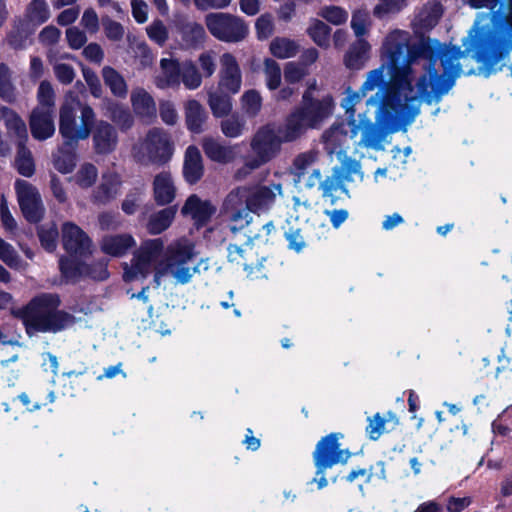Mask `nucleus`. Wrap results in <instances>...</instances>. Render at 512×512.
<instances>
[{"label": "nucleus", "instance_id": "64", "mask_svg": "<svg viewBox=\"0 0 512 512\" xmlns=\"http://www.w3.org/2000/svg\"><path fill=\"white\" fill-rule=\"evenodd\" d=\"M148 37L159 45H163L168 39V31L161 20H155L147 28Z\"/></svg>", "mask_w": 512, "mask_h": 512}, {"label": "nucleus", "instance_id": "62", "mask_svg": "<svg viewBox=\"0 0 512 512\" xmlns=\"http://www.w3.org/2000/svg\"><path fill=\"white\" fill-rule=\"evenodd\" d=\"M307 74V69L300 63L288 62L284 67V79L289 84L300 82Z\"/></svg>", "mask_w": 512, "mask_h": 512}, {"label": "nucleus", "instance_id": "46", "mask_svg": "<svg viewBox=\"0 0 512 512\" xmlns=\"http://www.w3.org/2000/svg\"><path fill=\"white\" fill-rule=\"evenodd\" d=\"M27 16L31 22L41 25L48 21L50 11L45 0H32L26 9Z\"/></svg>", "mask_w": 512, "mask_h": 512}, {"label": "nucleus", "instance_id": "1", "mask_svg": "<svg viewBox=\"0 0 512 512\" xmlns=\"http://www.w3.org/2000/svg\"><path fill=\"white\" fill-rule=\"evenodd\" d=\"M382 65L388 70L389 77L414 80L412 66L421 60L425 73L417 82L420 95L427 105L438 103L455 85L460 77V63H453V57H441V46L437 40L420 35L418 40L410 42L405 31L390 32L381 47Z\"/></svg>", "mask_w": 512, "mask_h": 512}, {"label": "nucleus", "instance_id": "15", "mask_svg": "<svg viewBox=\"0 0 512 512\" xmlns=\"http://www.w3.org/2000/svg\"><path fill=\"white\" fill-rule=\"evenodd\" d=\"M146 151L152 163H167L174 151L169 134L161 128L149 130L146 136Z\"/></svg>", "mask_w": 512, "mask_h": 512}, {"label": "nucleus", "instance_id": "43", "mask_svg": "<svg viewBox=\"0 0 512 512\" xmlns=\"http://www.w3.org/2000/svg\"><path fill=\"white\" fill-rule=\"evenodd\" d=\"M241 107L244 113L250 117H256L262 108V97L255 89H249L240 98Z\"/></svg>", "mask_w": 512, "mask_h": 512}, {"label": "nucleus", "instance_id": "29", "mask_svg": "<svg viewBox=\"0 0 512 512\" xmlns=\"http://www.w3.org/2000/svg\"><path fill=\"white\" fill-rule=\"evenodd\" d=\"M195 256L194 245L190 243H176L167 249L166 267L187 264Z\"/></svg>", "mask_w": 512, "mask_h": 512}, {"label": "nucleus", "instance_id": "22", "mask_svg": "<svg viewBox=\"0 0 512 512\" xmlns=\"http://www.w3.org/2000/svg\"><path fill=\"white\" fill-rule=\"evenodd\" d=\"M136 246V241L131 234H108L103 236L100 242L101 251L111 257L120 258Z\"/></svg>", "mask_w": 512, "mask_h": 512}, {"label": "nucleus", "instance_id": "42", "mask_svg": "<svg viewBox=\"0 0 512 512\" xmlns=\"http://www.w3.org/2000/svg\"><path fill=\"white\" fill-rule=\"evenodd\" d=\"M308 36L322 48H326L330 43L331 28L321 20L313 19L307 29Z\"/></svg>", "mask_w": 512, "mask_h": 512}, {"label": "nucleus", "instance_id": "23", "mask_svg": "<svg viewBox=\"0 0 512 512\" xmlns=\"http://www.w3.org/2000/svg\"><path fill=\"white\" fill-rule=\"evenodd\" d=\"M185 125L193 134H201L206 130L208 112L196 99H189L184 104Z\"/></svg>", "mask_w": 512, "mask_h": 512}, {"label": "nucleus", "instance_id": "35", "mask_svg": "<svg viewBox=\"0 0 512 512\" xmlns=\"http://www.w3.org/2000/svg\"><path fill=\"white\" fill-rule=\"evenodd\" d=\"M104 83L111 90V93L118 98L127 96V85L122 75L114 68L105 66L102 69Z\"/></svg>", "mask_w": 512, "mask_h": 512}, {"label": "nucleus", "instance_id": "61", "mask_svg": "<svg viewBox=\"0 0 512 512\" xmlns=\"http://www.w3.org/2000/svg\"><path fill=\"white\" fill-rule=\"evenodd\" d=\"M367 421L365 431L368 438L372 441L378 440L385 430L384 418L380 413H376L372 417H368Z\"/></svg>", "mask_w": 512, "mask_h": 512}, {"label": "nucleus", "instance_id": "4", "mask_svg": "<svg viewBox=\"0 0 512 512\" xmlns=\"http://www.w3.org/2000/svg\"><path fill=\"white\" fill-rule=\"evenodd\" d=\"M381 104V122L386 127L408 124L419 114L420 108L412 104L419 98L423 100L419 89L415 91L413 81L389 77V80L375 94Z\"/></svg>", "mask_w": 512, "mask_h": 512}, {"label": "nucleus", "instance_id": "56", "mask_svg": "<svg viewBox=\"0 0 512 512\" xmlns=\"http://www.w3.org/2000/svg\"><path fill=\"white\" fill-rule=\"evenodd\" d=\"M244 126V120L235 114L222 120L220 125L222 133L229 138H236L242 135Z\"/></svg>", "mask_w": 512, "mask_h": 512}, {"label": "nucleus", "instance_id": "34", "mask_svg": "<svg viewBox=\"0 0 512 512\" xmlns=\"http://www.w3.org/2000/svg\"><path fill=\"white\" fill-rule=\"evenodd\" d=\"M0 114L5 122L7 130L13 132L21 139L20 141L25 143L28 134L26 124L22 118L13 109L7 106L0 107Z\"/></svg>", "mask_w": 512, "mask_h": 512}, {"label": "nucleus", "instance_id": "30", "mask_svg": "<svg viewBox=\"0 0 512 512\" xmlns=\"http://www.w3.org/2000/svg\"><path fill=\"white\" fill-rule=\"evenodd\" d=\"M14 166L17 172L23 177L30 178L35 174L34 158L23 141L18 142Z\"/></svg>", "mask_w": 512, "mask_h": 512}, {"label": "nucleus", "instance_id": "51", "mask_svg": "<svg viewBox=\"0 0 512 512\" xmlns=\"http://www.w3.org/2000/svg\"><path fill=\"white\" fill-rule=\"evenodd\" d=\"M150 266L151 265L149 263L142 260H138V258H135V256H133L131 266L128 267L126 265L124 268L123 280L125 282H132L136 280L139 276L141 278H146L149 274Z\"/></svg>", "mask_w": 512, "mask_h": 512}, {"label": "nucleus", "instance_id": "12", "mask_svg": "<svg viewBox=\"0 0 512 512\" xmlns=\"http://www.w3.org/2000/svg\"><path fill=\"white\" fill-rule=\"evenodd\" d=\"M217 89L231 94L239 93L242 86V72L236 57L229 52L220 57Z\"/></svg>", "mask_w": 512, "mask_h": 512}, {"label": "nucleus", "instance_id": "59", "mask_svg": "<svg viewBox=\"0 0 512 512\" xmlns=\"http://www.w3.org/2000/svg\"><path fill=\"white\" fill-rule=\"evenodd\" d=\"M407 5L406 0H380L374 7V15L382 17L387 14L399 13Z\"/></svg>", "mask_w": 512, "mask_h": 512}, {"label": "nucleus", "instance_id": "57", "mask_svg": "<svg viewBox=\"0 0 512 512\" xmlns=\"http://www.w3.org/2000/svg\"><path fill=\"white\" fill-rule=\"evenodd\" d=\"M132 105L135 111L149 113L155 110V102L152 96L145 90H141L131 96Z\"/></svg>", "mask_w": 512, "mask_h": 512}, {"label": "nucleus", "instance_id": "33", "mask_svg": "<svg viewBox=\"0 0 512 512\" xmlns=\"http://www.w3.org/2000/svg\"><path fill=\"white\" fill-rule=\"evenodd\" d=\"M369 50L370 44L364 39H358L345 54V65L350 69L362 68Z\"/></svg>", "mask_w": 512, "mask_h": 512}, {"label": "nucleus", "instance_id": "14", "mask_svg": "<svg viewBox=\"0 0 512 512\" xmlns=\"http://www.w3.org/2000/svg\"><path fill=\"white\" fill-rule=\"evenodd\" d=\"M247 186L232 189L223 201V211L232 222L239 223V228L248 225L252 217L247 209Z\"/></svg>", "mask_w": 512, "mask_h": 512}, {"label": "nucleus", "instance_id": "52", "mask_svg": "<svg viewBox=\"0 0 512 512\" xmlns=\"http://www.w3.org/2000/svg\"><path fill=\"white\" fill-rule=\"evenodd\" d=\"M37 99L39 108H43V110L54 111L55 92L49 81L44 80L40 83L37 91Z\"/></svg>", "mask_w": 512, "mask_h": 512}, {"label": "nucleus", "instance_id": "36", "mask_svg": "<svg viewBox=\"0 0 512 512\" xmlns=\"http://www.w3.org/2000/svg\"><path fill=\"white\" fill-rule=\"evenodd\" d=\"M442 14V5L437 3L429 9L422 10L417 15L414 21V26L420 30L429 31L438 24Z\"/></svg>", "mask_w": 512, "mask_h": 512}, {"label": "nucleus", "instance_id": "39", "mask_svg": "<svg viewBox=\"0 0 512 512\" xmlns=\"http://www.w3.org/2000/svg\"><path fill=\"white\" fill-rule=\"evenodd\" d=\"M345 182L341 179V177L333 170V175L326 177V179L320 182L319 189L322 191L323 198H329L330 203L334 205L337 201V197L334 193L337 190H341L342 192L348 194V189L346 188Z\"/></svg>", "mask_w": 512, "mask_h": 512}, {"label": "nucleus", "instance_id": "19", "mask_svg": "<svg viewBox=\"0 0 512 512\" xmlns=\"http://www.w3.org/2000/svg\"><path fill=\"white\" fill-rule=\"evenodd\" d=\"M30 132L34 139L44 141L55 133L54 111L35 107L29 118Z\"/></svg>", "mask_w": 512, "mask_h": 512}, {"label": "nucleus", "instance_id": "45", "mask_svg": "<svg viewBox=\"0 0 512 512\" xmlns=\"http://www.w3.org/2000/svg\"><path fill=\"white\" fill-rule=\"evenodd\" d=\"M70 148H60L59 155L53 161L55 169L62 174L71 173L76 166L75 147Z\"/></svg>", "mask_w": 512, "mask_h": 512}, {"label": "nucleus", "instance_id": "6", "mask_svg": "<svg viewBox=\"0 0 512 512\" xmlns=\"http://www.w3.org/2000/svg\"><path fill=\"white\" fill-rule=\"evenodd\" d=\"M343 438V433L331 432L321 437L315 445L312 452V460L315 467L313 482L317 483L318 489H323L328 485L326 478L327 470L338 464H346L352 456L348 448H342L340 441Z\"/></svg>", "mask_w": 512, "mask_h": 512}, {"label": "nucleus", "instance_id": "16", "mask_svg": "<svg viewBox=\"0 0 512 512\" xmlns=\"http://www.w3.org/2000/svg\"><path fill=\"white\" fill-rule=\"evenodd\" d=\"M216 210L210 200H202L197 194H191L185 200L180 213L185 218L189 217L199 230L208 225Z\"/></svg>", "mask_w": 512, "mask_h": 512}, {"label": "nucleus", "instance_id": "54", "mask_svg": "<svg viewBox=\"0 0 512 512\" xmlns=\"http://www.w3.org/2000/svg\"><path fill=\"white\" fill-rule=\"evenodd\" d=\"M110 111H111V120L114 123H116L122 131H126L133 126L134 119L128 109L115 103L110 108Z\"/></svg>", "mask_w": 512, "mask_h": 512}, {"label": "nucleus", "instance_id": "41", "mask_svg": "<svg viewBox=\"0 0 512 512\" xmlns=\"http://www.w3.org/2000/svg\"><path fill=\"white\" fill-rule=\"evenodd\" d=\"M0 98L9 104L16 101V89L11 81V71L5 63H0Z\"/></svg>", "mask_w": 512, "mask_h": 512}, {"label": "nucleus", "instance_id": "18", "mask_svg": "<svg viewBox=\"0 0 512 512\" xmlns=\"http://www.w3.org/2000/svg\"><path fill=\"white\" fill-rule=\"evenodd\" d=\"M121 186L122 180L118 173H103L101 182L93 189L90 200L95 205H107L117 197Z\"/></svg>", "mask_w": 512, "mask_h": 512}, {"label": "nucleus", "instance_id": "28", "mask_svg": "<svg viewBox=\"0 0 512 512\" xmlns=\"http://www.w3.org/2000/svg\"><path fill=\"white\" fill-rule=\"evenodd\" d=\"M79 256H61L59 259V270L61 276L67 282H77L80 278L85 277L86 262L81 260Z\"/></svg>", "mask_w": 512, "mask_h": 512}, {"label": "nucleus", "instance_id": "40", "mask_svg": "<svg viewBox=\"0 0 512 512\" xmlns=\"http://www.w3.org/2000/svg\"><path fill=\"white\" fill-rule=\"evenodd\" d=\"M37 235L43 249L50 253L56 250L59 232L54 222L49 225H38Z\"/></svg>", "mask_w": 512, "mask_h": 512}, {"label": "nucleus", "instance_id": "60", "mask_svg": "<svg viewBox=\"0 0 512 512\" xmlns=\"http://www.w3.org/2000/svg\"><path fill=\"white\" fill-rule=\"evenodd\" d=\"M162 242L159 239L151 240L150 242L142 245L135 253V258L145 261L151 265L156 254L161 250Z\"/></svg>", "mask_w": 512, "mask_h": 512}, {"label": "nucleus", "instance_id": "50", "mask_svg": "<svg viewBox=\"0 0 512 512\" xmlns=\"http://www.w3.org/2000/svg\"><path fill=\"white\" fill-rule=\"evenodd\" d=\"M97 177V167L92 163H84L76 173V184L82 189H88L96 183Z\"/></svg>", "mask_w": 512, "mask_h": 512}, {"label": "nucleus", "instance_id": "63", "mask_svg": "<svg viewBox=\"0 0 512 512\" xmlns=\"http://www.w3.org/2000/svg\"><path fill=\"white\" fill-rule=\"evenodd\" d=\"M102 26L106 37L111 41H119L123 38L124 29L121 23L111 19L109 16L102 18Z\"/></svg>", "mask_w": 512, "mask_h": 512}, {"label": "nucleus", "instance_id": "25", "mask_svg": "<svg viewBox=\"0 0 512 512\" xmlns=\"http://www.w3.org/2000/svg\"><path fill=\"white\" fill-rule=\"evenodd\" d=\"M153 197L159 206H166L174 201L176 188L170 172L162 171L154 177Z\"/></svg>", "mask_w": 512, "mask_h": 512}, {"label": "nucleus", "instance_id": "58", "mask_svg": "<svg viewBox=\"0 0 512 512\" xmlns=\"http://www.w3.org/2000/svg\"><path fill=\"white\" fill-rule=\"evenodd\" d=\"M319 15L334 25L344 24L348 19V13L338 6H325L321 9Z\"/></svg>", "mask_w": 512, "mask_h": 512}, {"label": "nucleus", "instance_id": "32", "mask_svg": "<svg viewBox=\"0 0 512 512\" xmlns=\"http://www.w3.org/2000/svg\"><path fill=\"white\" fill-rule=\"evenodd\" d=\"M31 34L29 23L20 19L13 24L11 30L7 33V44L14 50L24 49Z\"/></svg>", "mask_w": 512, "mask_h": 512}, {"label": "nucleus", "instance_id": "13", "mask_svg": "<svg viewBox=\"0 0 512 512\" xmlns=\"http://www.w3.org/2000/svg\"><path fill=\"white\" fill-rule=\"evenodd\" d=\"M174 28L184 48L198 50L205 46L208 36L201 23L181 15L174 20Z\"/></svg>", "mask_w": 512, "mask_h": 512}, {"label": "nucleus", "instance_id": "37", "mask_svg": "<svg viewBox=\"0 0 512 512\" xmlns=\"http://www.w3.org/2000/svg\"><path fill=\"white\" fill-rule=\"evenodd\" d=\"M299 50L298 44L286 37H276L270 43L271 54L278 59L294 57Z\"/></svg>", "mask_w": 512, "mask_h": 512}, {"label": "nucleus", "instance_id": "31", "mask_svg": "<svg viewBox=\"0 0 512 512\" xmlns=\"http://www.w3.org/2000/svg\"><path fill=\"white\" fill-rule=\"evenodd\" d=\"M233 95L228 92H221L218 89L209 93L208 104L214 117L223 118L231 113Z\"/></svg>", "mask_w": 512, "mask_h": 512}, {"label": "nucleus", "instance_id": "21", "mask_svg": "<svg viewBox=\"0 0 512 512\" xmlns=\"http://www.w3.org/2000/svg\"><path fill=\"white\" fill-rule=\"evenodd\" d=\"M182 175L188 185H196L204 176L203 158L195 145H189L185 150Z\"/></svg>", "mask_w": 512, "mask_h": 512}, {"label": "nucleus", "instance_id": "49", "mask_svg": "<svg viewBox=\"0 0 512 512\" xmlns=\"http://www.w3.org/2000/svg\"><path fill=\"white\" fill-rule=\"evenodd\" d=\"M264 73L266 77V86L274 91L281 84V68L277 61L272 58H266L264 61Z\"/></svg>", "mask_w": 512, "mask_h": 512}, {"label": "nucleus", "instance_id": "10", "mask_svg": "<svg viewBox=\"0 0 512 512\" xmlns=\"http://www.w3.org/2000/svg\"><path fill=\"white\" fill-rule=\"evenodd\" d=\"M62 245L70 256L89 257L92 254L91 238L73 222H65L62 226Z\"/></svg>", "mask_w": 512, "mask_h": 512}, {"label": "nucleus", "instance_id": "26", "mask_svg": "<svg viewBox=\"0 0 512 512\" xmlns=\"http://www.w3.org/2000/svg\"><path fill=\"white\" fill-rule=\"evenodd\" d=\"M182 64L177 59L162 58L160 60L161 75L157 77L159 88L177 87L181 83Z\"/></svg>", "mask_w": 512, "mask_h": 512}, {"label": "nucleus", "instance_id": "7", "mask_svg": "<svg viewBox=\"0 0 512 512\" xmlns=\"http://www.w3.org/2000/svg\"><path fill=\"white\" fill-rule=\"evenodd\" d=\"M204 24L212 37L224 43H239L249 35L248 23L228 12H209L204 16Z\"/></svg>", "mask_w": 512, "mask_h": 512}, {"label": "nucleus", "instance_id": "24", "mask_svg": "<svg viewBox=\"0 0 512 512\" xmlns=\"http://www.w3.org/2000/svg\"><path fill=\"white\" fill-rule=\"evenodd\" d=\"M201 146L206 157L213 162L228 164L235 159V151L232 146L221 143L211 136L204 137Z\"/></svg>", "mask_w": 512, "mask_h": 512}, {"label": "nucleus", "instance_id": "38", "mask_svg": "<svg viewBox=\"0 0 512 512\" xmlns=\"http://www.w3.org/2000/svg\"><path fill=\"white\" fill-rule=\"evenodd\" d=\"M346 137L347 131L345 130V124L334 123L323 133L322 140L326 148H328L330 152H334L337 148L341 147Z\"/></svg>", "mask_w": 512, "mask_h": 512}, {"label": "nucleus", "instance_id": "20", "mask_svg": "<svg viewBox=\"0 0 512 512\" xmlns=\"http://www.w3.org/2000/svg\"><path fill=\"white\" fill-rule=\"evenodd\" d=\"M276 195L274 191L265 185L247 186L248 214L260 215L267 212L274 204Z\"/></svg>", "mask_w": 512, "mask_h": 512}, {"label": "nucleus", "instance_id": "3", "mask_svg": "<svg viewBox=\"0 0 512 512\" xmlns=\"http://www.w3.org/2000/svg\"><path fill=\"white\" fill-rule=\"evenodd\" d=\"M61 297L58 293L41 292L33 296L26 304L12 311L21 321L28 337L38 334H58L76 323V317L61 309Z\"/></svg>", "mask_w": 512, "mask_h": 512}, {"label": "nucleus", "instance_id": "8", "mask_svg": "<svg viewBox=\"0 0 512 512\" xmlns=\"http://www.w3.org/2000/svg\"><path fill=\"white\" fill-rule=\"evenodd\" d=\"M283 140L270 125L261 127L251 141L254 156L246 159L245 167L252 171L273 160L279 154Z\"/></svg>", "mask_w": 512, "mask_h": 512}, {"label": "nucleus", "instance_id": "55", "mask_svg": "<svg viewBox=\"0 0 512 512\" xmlns=\"http://www.w3.org/2000/svg\"><path fill=\"white\" fill-rule=\"evenodd\" d=\"M144 195L143 187L130 189L121 203V209L126 215H133L140 206L141 198Z\"/></svg>", "mask_w": 512, "mask_h": 512}, {"label": "nucleus", "instance_id": "47", "mask_svg": "<svg viewBox=\"0 0 512 512\" xmlns=\"http://www.w3.org/2000/svg\"><path fill=\"white\" fill-rule=\"evenodd\" d=\"M228 260L242 266L243 269L249 274L253 273L255 269L260 271L262 266L261 263H259L257 266H254L253 263H248L247 251L237 244H230L228 246Z\"/></svg>", "mask_w": 512, "mask_h": 512}, {"label": "nucleus", "instance_id": "48", "mask_svg": "<svg viewBox=\"0 0 512 512\" xmlns=\"http://www.w3.org/2000/svg\"><path fill=\"white\" fill-rule=\"evenodd\" d=\"M109 260L101 258L91 263H86L85 277L94 281H105L109 278L110 273L108 270Z\"/></svg>", "mask_w": 512, "mask_h": 512}, {"label": "nucleus", "instance_id": "44", "mask_svg": "<svg viewBox=\"0 0 512 512\" xmlns=\"http://www.w3.org/2000/svg\"><path fill=\"white\" fill-rule=\"evenodd\" d=\"M181 82L188 89H197L202 83V74L192 61L188 60L182 63Z\"/></svg>", "mask_w": 512, "mask_h": 512}, {"label": "nucleus", "instance_id": "17", "mask_svg": "<svg viewBox=\"0 0 512 512\" xmlns=\"http://www.w3.org/2000/svg\"><path fill=\"white\" fill-rule=\"evenodd\" d=\"M384 70L385 65H381L379 68L370 71L359 91H353L350 87L346 89L347 95L342 101V107L346 110V113H354L355 105L365 97L368 91H371L376 87H379L380 89L385 85Z\"/></svg>", "mask_w": 512, "mask_h": 512}, {"label": "nucleus", "instance_id": "9", "mask_svg": "<svg viewBox=\"0 0 512 512\" xmlns=\"http://www.w3.org/2000/svg\"><path fill=\"white\" fill-rule=\"evenodd\" d=\"M14 188L20 210L27 222L38 224L42 221L45 208L37 188L26 180L16 179Z\"/></svg>", "mask_w": 512, "mask_h": 512}, {"label": "nucleus", "instance_id": "5", "mask_svg": "<svg viewBox=\"0 0 512 512\" xmlns=\"http://www.w3.org/2000/svg\"><path fill=\"white\" fill-rule=\"evenodd\" d=\"M316 84L310 85L302 95L301 104L286 118L284 126V139L291 142L299 138L307 129L319 128L330 118L335 109V101L331 94L315 98L312 90Z\"/></svg>", "mask_w": 512, "mask_h": 512}, {"label": "nucleus", "instance_id": "11", "mask_svg": "<svg viewBox=\"0 0 512 512\" xmlns=\"http://www.w3.org/2000/svg\"><path fill=\"white\" fill-rule=\"evenodd\" d=\"M368 105L377 106L376 122L372 123L369 120L361 121L362 123V136L360 143L366 148L379 149L381 142L386 135L391 132L397 131L395 127H386L381 122L382 109L376 96L370 97L367 100Z\"/></svg>", "mask_w": 512, "mask_h": 512}, {"label": "nucleus", "instance_id": "53", "mask_svg": "<svg viewBox=\"0 0 512 512\" xmlns=\"http://www.w3.org/2000/svg\"><path fill=\"white\" fill-rule=\"evenodd\" d=\"M255 31L256 37L260 41L267 40L273 35L274 21L271 13H263L256 19Z\"/></svg>", "mask_w": 512, "mask_h": 512}, {"label": "nucleus", "instance_id": "27", "mask_svg": "<svg viewBox=\"0 0 512 512\" xmlns=\"http://www.w3.org/2000/svg\"><path fill=\"white\" fill-rule=\"evenodd\" d=\"M178 207L169 205L152 213L147 222V230L151 235H158L167 230L175 219Z\"/></svg>", "mask_w": 512, "mask_h": 512}, {"label": "nucleus", "instance_id": "2", "mask_svg": "<svg viewBox=\"0 0 512 512\" xmlns=\"http://www.w3.org/2000/svg\"><path fill=\"white\" fill-rule=\"evenodd\" d=\"M59 133L65 147H76L80 140L92 133L93 149L97 155H108L117 148L116 128L107 121H96V114L88 104L79 100L65 101L59 111Z\"/></svg>", "mask_w": 512, "mask_h": 512}]
</instances>
